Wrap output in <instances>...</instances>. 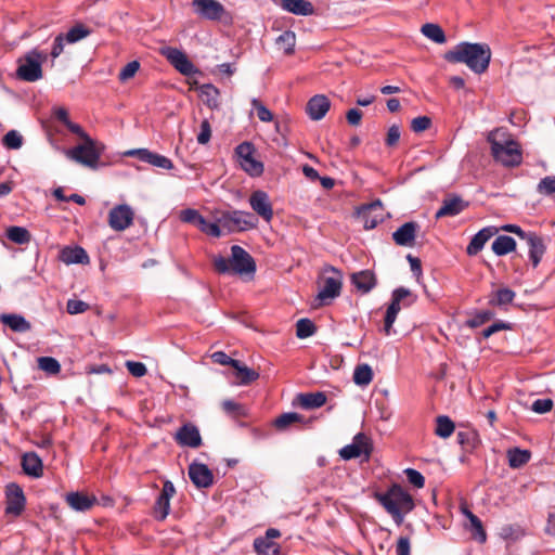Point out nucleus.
Instances as JSON below:
<instances>
[{
    "label": "nucleus",
    "instance_id": "nucleus-1",
    "mask_svg": "<svg viewBox=\"0 0 555 555\" xmlns=\"http://www.w3.org/2000/svg\"><path fill=\"white\" fill-rule=\"evenodd\" d=\"M491 55V49L487 43L461 42L444 54V60L450 63H463L480 75L487 72Z\"/></svg>",
    "mask_w": 555,
    "mask_h": 555
},
{
    "label": "nucleus",
    "instance_id": "nucleus-2",
    "mask_svg": "<svg viewBox=\"0 0 555 555\" xmlns=\"http://www.w3.org/2000/svg\"><path fill=\"white\" fill-rule=\"evenodd\" d=\"M373 498L398 526L402 525L404 516L412 512L415 506L412 495L397 483H393L386 492H374Z\"/></svg>",
    "mask_w": 555,
    "mask_h": 555
},
{
    "label": "nucleus",
    "instance_id": "nucleus-3",
    "mask_svg": "<svg viewBox=\"0 0 555 555\" xmlns=\"http://www.w3.org/2000/svg\"><path fill=\"white\" fill-rule=\"evenodd\" d=\"M493 158L505 167L520 165L522 155L516 141L502 128L492 130L488 134Z\"/></svg>",
    "mask_w": 555,
    "mask_h": 555
},
{
    "label": "nucleus",
    "instance_id": "nucleus-4",
    "mask_svg": "<svg viewBox=\"0 0 555 555\" xmlns=\"http://www.w3.org/2000/svg\"><path fill=\"white\" fill-rule=\"evenodd\" d=\"M214 267L220 274H254L256 272V262L253 257L241 246L231 247V257L229 259L218 256L214 258Z\"/></svg>",
    "mask_w": 555,
    "mask_h": 555
},
{
    "label": "nucleus",
    "instance_id": "nucleus-5",
    "mask_svg": "<svg viewBox=\"0 0 555 555\" xmlns=\"http://www.w3.org/2000/svg\"><path fill=\"white\" fill-rule=\"evenodd\" d=\"M319 286L320 291L315 297V307L327 305L340 295L343 286L341 272L332 266L325 267L319 280Z\"/></svg>",
    "mask_w": 555,
    "mask_h": 555
},
{
    "label": "nucleus",
    "instance_id": "nucleus-6",
    "mask_svg": "<svg viewBox=\"0 0 555 555\" xmlns=\"http://www.w3.org/2000/svg\"><path fill=\"white\" fill-rule=\"evenodd\" d=\"M47 60V54L40 52L38 49H33L27 52L23 57H20L17 63L16 75L20 79L28 82H34L42 78V63Z\"/></svg>",
    "mask_w": 555,
    "mask_h": 555
},
{
    "label": "nucleus",
    "instance_id": "nucleus-7",
    "mask_svg": "<svg viewBox=\"0 0 555 555\" xmlns=\"http://www.w3.org/2000/svg\"><path fill=\"white\" fill-rule=\"evenodd\" d=\"M102 152L103 145L86 135V141L66 151V156L86 167L94 169L98 167Z\"/></svg>",
    "mask_w": 555,
    "mask_h": 555
},
{
    "label": "nucleus",
    "instance_id": "nucleus-8",
    "mask_svg": "<svg viewBox=\"0 0 555 555\" xmlns=\"http://www.w3.org/2000/svg\"><path fill=\"white\" fill-rule=\"evenodd\" d=\"M255 147L250 142H243L235 149L240 166L251 177H259L263 172V164L254 157Z\"/></svg>",
    "mask_w": 555,
    "mask_h": 555
},
{
    "label": "nucleus",
    "instance_id": "nucleus-9",
    "mask_svg": "<svg viewBox=\"0 0 555 555\" xmlns=\"http://www.w3.org/2000/svg\"><path fill=\"white\" fill-rule=\"evenodd\" d=\"M218 221L230 232L245 231L257 225V219L253 214L241 210L224 212Z\"/></svg>",
    "mask_w": 555,
    "mask_h": 555
},
{
    "label": "nucleus",
    "instance_id": "nucleus-10",
    "mask_svg": "<svg viewBox=\"0 0 555 555\" xmlns=\"http://www.w3.org/2000/svg\"><path fill=\"white\" fill-rule=\"evenodd\" d=\"M159 52L182 75L191 76L197 73V69L182 50L173 47H163Z\"/></svg>",
    "mask_w": 555,
    "mask_h": 555
},
{
    "label": "nucleus",
    "instance_id": "nucleus-11",
    "mask_svg": "<svg viewBox=\"0 0 555 555\" xmlns=\"http://www.w3.org/2000/svg\"><path fill=\"white\" fill-rule=\"evenodd\" d=\"M159 52L182 75L191 76L197 73V69L182 50L173 47H163Z\"/></svg>",
    "mask_w": 555,
    "mask_h": 555
},
{
    "label": "nucleus",
    "instance_id": "nucleus-12",
    "mask_svg": "<svg viewBox=\"0 0 555 555\" xmlns=\"http://www.w3.org/2000/svg\"><path fill=\"white\" fill-rule=\"evenodd\" d=\"M194 13L207 21H220L227 13L222 3L217 0H192Z\"/></svg>",
    "mask_w": 555,
    "mask_h": 555
},
{
    "label": "nucleus",
    "instance_id": "nucleus-13",
    "mask_svg": "<svg viewBox=\"0 0 555 555\" xmlns=\"http://www.w3.org/2000/svg\"><path fill=\"white\" fill-rule=\"evenodd\" d=\"M5 514L20 516L25 509L26 499L22 488L12 482L5 488Z\"/></svg>",
    "mask_w": 555,
    "mask_h": 555
},
{
    "label": "nucleus",
    "instance_id": "nucleus-14",
    "mask_svg": "<svg viewBox=\"0 0 555 555\" xmlns=\"http://www.w3.org/2000/svg\"><path fill=\"white\" fill-rule=\"evenodd\" d=\"M371 451L372 446L370 439L364 434L359 433L353 437V440L350 444H347L340 449L339 455L344 460H351L361 455L369 457Z\"/></svg>",
    "mask_w": 555,
    "mask_h": 555
},
{
    "label": "nucleus",
    "instance_id": "nucleus-15",
    "mask_svg": "<svg viewBox=\"0 0 555 555\" xmlns=\"http://www.w3.org/2000/svg\"><path fill=\"white\" fill-rule=\"evenodd\" d=\"M134 212L130 206L117 205L109 210L108 224L115 231H124L132 224Z\"/></svg>",
    "mask_w": 555,
    "mask_h": 555
},
{
    "label": "nucleus",
    "instance_id": "nucleus-16",
    "mask_svg": "<svg viewBox=\"0 0 555 555\" xmlns=\"http://www.w3.org/2000/svg\"><path fill=\"white\" fill-rule=\"evenodd\" d=\"M281 537L280 530L269 528L264 537L256 538L254 548L258 555H279L281 551L280 544L275 541Z\"/></svg>",
    "mask_w": 555,
    "mask_h": 555
},
{
    "label": "nucleus",
    "instance_id": "nucleus-17",
    "mask_svg": "<svg viewBox=\"0 0 555 555\" xmlns=\"http://www.w3.org/2000/svg\"><path fill=\"white\" fill-rule=\"evenodd\" d=\"M176 493V488L170 480H166L163 485L160 494L158 495L153 513L157 520H165L170 511V500Z\"/></svg>",
    "mask_w": 555,
    "mask_h": 555
},
{
    "label": "nucleus",
    "instance_id": "nucleus-18",
    "mask_svg": "<svg viewBox=\"0 0 555 555\" xmlns=\"http://www.w3.org/2000/svg\"><path fill=\"white\" fill-rule=\"evenodd\" d=\"M251 209L264 221L270 222L273 218V208L269 195L261 190L254 191L249 197Z\"/></svg>",
    "mask_w": 555,
    "mask_h": 555
},
{
    "label": "nucleus",
    "instance_id": "nucleus-19",
    "mask_svg": "<svg viewBox=\"0 0 555 555\" xmlns=\"http://www.w3.org/2000/svg\"><path fill=\"white\" fill-rule=\"evenodd\" d=\"M188 474L193 485L198 489L209 488L214 483L212 472L203 463H191Z\"/></svg>",
    "mask_w": 555,
    "mask_h": 555
},
{
    "label": "nucleus",
    "instance_id": "nucleus-20",
    "mask_svg": "<svg viewBox=\"0 0 555 555\" xmlns=\"http://www.w3.org/2000/svg\"><path fill=\"white\" fill-rule=\"evenodd\" d=\"M176 440L182 447L196 449L202 446V437L199 430L192 423H186L178 429L176 434Z\"/></svg>",
    "mask_w": 555,
    "mask_h": 555
},
{
    "label": "nucleus",
    "instance_id": "nucleus-21",
    "mask_svg": "<svg viewBox=\"0 0 555 555\" xmlns=\"http://www.w3.org/2000/svg\"><path fill=\"white\" fill-rule=\"evenodd\" d=\"M330 107L331 102L327 96L323 94H317L308 101L306 105V112L312 120H320L326 115V113L330 111Z\"/></svg>",
    "mask_w": 555,
    "mask_h": 555
},
{
    "label": "nucleus",
    "instance_id": "nucleus-22",
    "mask_svg": "<svg viewBox=\"0 0 555 555\" xmlns=\"http://www.w3.org/2000/svg\"><path fill=\"white\" fill-rule=\"evenodd\" d=\"M418 229L420 225L416 222H405L392 233V238L399 246H413Z\"/></svg>",
    "mask_w": 555,
    "mask_h": 555
},
{
    "label": "nucleus",
    "instance_id": "nucleus-23",
    "mask_svg": "<svg viewBox=\"0 0 555 555\" xmlns=\"http://www.w3.org/2000/svg\"><path fill=\"white\" fill-rule=\"evenodd\" d=\"M499 229L495 227H487L481 229L478 233H476L470 240L466 251L469 256L477 255L485 246V244L496 233Z\"/></svg>",
    "mask_w": 555,
    "mask_h": 555
},
{
    "label": "nucleus",
    "instance_id": "nucleus-24",
    "mask_svg": "<svg viewBox=\"0 0 555 555\" xmlns=\"http://www.w3.org/2000/svg\"><path fill=\"white\" fill-rule=\"evenodd\" d=\"M468 206L460 196H451L443 199L441 207L436 212V218L453 217L462 212Z\"/></svg>",
    "mask_w": 555,
    "mask_h": 555
},
{
    "label": "nucleus",
    "instance_id": "nucleus-25",
    "mask_svg": "<svg viewBox=\"0 0 555 555\" xmlns=\"http://www.w3.org/2000/svg\"><path fill=\"white\" fill-rule=\"evenodd\" d=\"M65 500L66 503L77 512L89 511L96 503L94 495H88L82 492H70L66 494Z\"/></svg>",
    "mask_w": 555,
    "mask_h": 555
},
{
    "label": "nucleus",
    "instance_id": "nucleus-26",
    "mask_svg": "<svg viewBox=\"0 0 555 555\" xmlns=\"http://www.w3.org/2000/svg\"><path fill=\"white\" fill-rule=\"evenodd\" d=\"M525 241L527 242L529 247L530 260L532 261V264L535 268L540 263L545 253V245L543 243L542 237L535 234L534 232H528V235H526Z\"/></svg>",
    "mask_w": 555,
    "mask_h": 555
},
{
    "label": "nucleus",
    "instance_id": "nucleus-27",
    "mask_svg": "<svg viewBox=\"0 0 555 555\" xmlns=\"http://www.w3.org/2000/svg\"><path fill=\"white\" fill-rule=\"evenodd\" d=\"M283 10L295 15L308 16L314 13L312 3L308 0H281Z\"/></svg>",
    "mask_w": 555,
    "mask_h": 555
},
{
    "label": "nucleus",
    "instance_id": "nucleus-28",
    "mask_svg": "<svg viewBox=\"0 0 555 555\" xmlns=\"http://www.w3.org/2000/svg\"><path fill=\"white\" fill-rule=\"evenodd\" d=\"M60 259L66 264H85L89 262V256L87 251L80 246L63 248L61 250Z\"/></svg>",
    "mask_w": 555,
    "mask_h": 555
},
{
    "label": "nucleus",
    "instance_id": "nucleus-29",
    "mask_svg": "<svg viewBox=\"0 0 555 555\" xmlns=\"http://www.w3.org/2000/svg\"><path fill=\"white\" fill-rule=\"evenodd\" d=\"M351 281L358 291L369 293L376 285V278L370 270H363L351 275Z\"/></svg>",
    "mask_w": 555,
    "mask_h": 555
},
{
    "label": "nucleus",
    "instance_id": "nucleus-30",
    "mask_svg": "<svg viewBox=\"0 0 555 555\" xmlns=\"http://www.w3.org/2000/svg\"><path fill=\"white\" fill-rule=\"evenodd\" d=\"M23 470L26 475L33 477H40L43 473L42 470V462L40 457L34 453H25L22 459Z\"/></svg>",
    "mask_w": 555,
    "mask_h": 555
},
{
    "label": "nucleus",
    "instance_id": "nucleus-31",
    "mask_svg": "<svg viewBox=\"0 0 555 555\" xmlns=\"http://www.w3.org/2000/svg\"><path fill=\"white\" fill-rule=\"evenodd\" d=\"M297 401L299 405L306 410L318 409L326 403V396L321 391L299 393Z\"/></svg>",
    "mask_w": 555,
    "mask_h": 555
},
{
    "label": "nucleus",
    "instance_id": "nucleus-32",
    "mask_svg": "<svg viewBox=\"0 0 555 555\" xmlns=\"http://www.w3.org/2000/svg\"><path fill=\"white\" fill-rule=\"evenodd\" d=\"M0 321L14 332L24 333L30 330V323L21 314H1Z\"/></svg>",
    "mask_w": 555,
    "mask_h": 555
},
{
    "label": "nucleus",
    "instance_id": "nucleus-33",
    "mask_svg": "<svg viewBox=\"0 0 555 555\" xmlns=\"http://www.w3.org/2000/svg\"><path fill=\"white\" fill-rule=\"evenodd\" d=\"M506 455L511 468H520L531 459V452L529 450H522L519 448L508 449Z\"/></svg>",
    "mask_w": 555,
    "mask_h": 555
},
{
    "label": "nucleus",
    "instance_id": "nucleus-34",
    "mask_svg": "<svg viewBox=\"0 0 555 555\" xmlns=\"http://www.w3.org/2000/svg\"><path fill=\"white\" fill-rule=\"evenodd\" d=\"M492 251L496 256H505L516 248V242L512 236L499 235L492 243Z\"/></svg>",
    "mask_w": 555,
    "mask_h": 555
},
{
    "label": "nucleus",
    "instance_id": "nucleus-35",
    "mask_svg": "<svg viewBox=\"0 0 555 555\" xmlns=\"http://www.w3.org/2000/svg\"><path fill=\"white\" fill-rule=\"evenodd\" d=\"M421 33L435 43L442 44L447 41L446 34L438 24L426 23L422 26Z\"/></svg>",
    "mask_w": 555,
    "mask_h": 555
},
{
    "label": "nucleus",
    "instance_id": "nucleus-36",
    "mask_svg": "<svg viewBox=\"0 0 555 555\" xmlns=\"http://www.w3.org/2000/svg\"><path fill=\"white\" fill-rule=\"evenodd\" d=\"M515 296L516 294L514 291L507 287H502L492 293V295L489 298V305L494 307H504L511 304L514 300Z\"/></svg>",
    "mask_w": 555,
    "mask_h": 555
},
{
    "label": "nucleus",
    "instance_id": "nucleus-37",
    "mask_svg": "<svg viewBox=\"0 0 555 555\" xmlns=\"http://www.w3.org/2000/svg\"><path fill=\"white\" fill-rule=\"evenodd\" d=\"M7 237L18 245L28 244L31 240L30 232L23 227L12 225L5 231Z\"/></svg>",
    "mask_w": 555,
    "mask_h": 555
},
{
    "label": "nucleus",
    "instance_id": "nucleus-38",
    "mask_svg": "<svg viewBox=\"0 0 555 555\" xmlns=\"http://www.w3.org/2000/svg\"><path fill=\"white\" fill-rule=\"evenodd\" d=\"M455 429L453 421L446 415H440L436 418L435 434L440 438H449Z\"/></svg>",
    "mask_w": 555,
    "mask_h": 555
},
{
    "label": "nucleus",
    "instance_id": "nucleus-39",
    "mask_svg": "<svg viewBox=\"0 0 555 555\" xmlns=\"http://www.w3.org/2000/svg\"><path fill=\"white\" fill-rule=\"evenodd\" d=\"M296 35L292 30H286L276 38V46L287 55L294 53Z\"/></svg>",
    "mask_w": 555,
    "mask_h": 555
},
{
    "label": "nucleus",
    "instance_id": "nucleus-40",
    "mask_svg": "<svg viewBox=\"0 0 555 555\" xmlns=\"http://www.w3.org/2000/svg\"><path fill=\"white\" fill-rule=\"evenodd\" d=\"M236 371V377L238 378L240 385H248L259 378V373L242 362L238 361L237 367H234Z\"/></svg>",
    "mask_w": 555,
    "mask_h": 555
},
{
    "label": "nucleus",
    "instance_id": "nucleus-41",
    "mask_svg": "<svg viewBox=\"0 0 555 555\" xmlns=\"http://www.w3.org/2000/svg\"><path fill=\"white\" fill-rule=\"evenodd\" d=\"M296 423H304V416L295 412H288L283 413L278 418H275L274 426L279 430H285L291 425Z\"/></svg>",
    "mask_w": 555,
    "mask_h": 555
},
{
    "label": "nucleus",
    "instance_id": "nucleus-42",
    "mask_svg": "<svg viewBox=\"0 0 555 555\" xmlns=\"http://www.w3.org/2000/svg\"><path fill=\"white\" fill-rule=\"evenodd\" d=\"M373 379V371L367 364L356 366L353 372V382L359 386H366Z\"/></svg>",
    "mask_w": 555,
    "mask_h": 555
},
{
    "label": "nucleus",
    "instance_id": "nucleus-43",
    "mask_svg": "<svg viewBox=\"0 0 555 555\" xmlns=\"http://www.w3.org/2000/svg\"><path fill=\"white\" fill-rule=\"evenodd\" d=\"M466 528L472 532V537L480 543L487 541V533L483 529L481 520L477 516H473Z\"/></svg>",
    "mask_w": 555,
    "mask_h": 555
},
{
    "label": "nucleus",
    "instance_id": "nucleus-44",
    "mask_svg": "<svg viewBox=\"0 0 555 555\" xmlns=\"http://www.w3.org/2000/svg\"><path fill=\"white\" fill-rule=\"evenodd\" d=\"M317 331L314 323L309 319H300L296 323V335L298 338L312 336Z\"/></svg>",
    "mask_w": 555,
    "mask_h": 555
},
{
    "label": "nucleus",
    "instance_id": "nucleus-45",
    "mask_svg": "<svg viewBox=\"0 0 555 555\" xmlns=\"http://www.w3.org/2000/svg\"><path fill=\"white\" fill-rule=\"evenodd\" d=\"M201 93L206 96L205 102L210 108H217L219 106V91L216 87L212 85H204L201 88Z\"/></svg>",
    "mask_w": 555,
    "mask_h": 555
},
{
    "label": "nucleus",
    "instance_id": "nucleus-46",
    "mask_svg": "<svg viewBox=\"0 0 555 555\" xmlns=\"http://www.w3.org/2000/svg\"><path fill=\"white\" fill-rule=\"evenodd\" d=\"M411 296V292L408 288L399 287L392 292L391 301L387 308L395 309V312L399 313L401 310V301Z\"/></svg>",
    "mask_w": 555,
    "mask_h": 555
},
{
    "label": "nucleus",
    "instance_id": "nucleus-47",
    "mask_svg": "<svg viewBox=\"0 0 555 555\" xmlns=\"http://www.w3.org/2000/svg\"><path fill=\"white\" fill-rule=\"evenodd\" d=\"M2 143L7 149L18 150L23 145V137L18 131L10 130L4 134Z\"/></svg>",
    "mask_w": 555,
    "mask_h": 555
},
{
    "label": "nucleus",
    "instance_id": "nucleus-48",
    "mask_svg": "<svg viewBox=\"0 0 555 555\" xmlns=\"http://www.w3.org/2000/svg\"><path fill=\"white\" fill-rule=\"evenodd\" d=\"M537 192L544 196L555 195V176H547L541 179L537 185Z\"/></svg>",
    "mask_w": 555,
    "mask_h": 555
},
{
    "label": "nucleus",
    "instance_id": "nucleus-49",
    "mask_svg": "<svg viewBox=\"0 0 555 555\" xmlns=\"http://www.w3.org/2000/svg\"><path fill=\"white\" fill-rule=\"evenodd\" d=\"M38 366L40 370L49 374H57L61 371L59 361L52 357H41L38 359Z\"/></svg>",
    "mask_w": 555,
    "mask_h": 555
},
{
    "label": "nucleus",
    "instance_id": "nucleus-50",
    "mask_svg": "<svg viewBox=\"0 0 555 555\" xmlns=\"http://www.w3.org/2000/svg\"><path fill=\"white\" fill-rule=\"evenodd\" d=\"M90 34V30L83 27L82 25H77L70 28L66 35H64L65 40L68 43H75L83 38H86Z\"/></svg>",
    "mask_w": 555,
    "mask_h": 555
},
{
    "label": "nucleus",
    "instance_id": "nucleus-51",
    "mask_svg": "<svg viewBox=\"0 0 555 555\" xmlns=\"http://www.w3.org/2000/svg\"><path fill=\"white\" fill-rule=\"evenodd\" d=\"M202 232L212 236L219 237L221 235L220 227L216 222H208L203 216L196 225Z\"/></svg>",
    "mask_w": 555,
    "mask_h": 555
},
{
    "label": "nucleus",
    "instance_id": "nucleus-52",
    "mask_svg": "<svg viewBox=\"0 0 555 555\" xmlns=\"http://www.w3.org/2000/svg\"><path fill=\"white\" fill-rule=\"evenodd\" d=\"M493 312L491 311H480L475 313L470 319L467 320V325L472 328H476L488 322L493 318Z\"/></svg>",
    "mask_w": 555,
    "mask_h": 555
},
{
    "label": "nucleus",
    "instance_id": "nucleus-53",
    "mask_svg": "<svg viewBox=\"0 0 555 555\" xmlns=\"http://www.w3.org/2000/svg\"><path fill=\"white\" fill-rule=\"evenodd\" d=\"M251 105L257 112L258 118L263 122H270L273 120V114L258 99L251 100Z\"/></svg>",
    "mask_w": 555,
    "mask_h": 555
},
{
    "label": "nucleus",
    "instance_id": "nucleus-54",
    "mask_svg": "<svg viewBox=\"0 0 555 555\" xmlns=\"http://www.w3.org/2000/svg\"><path fill=\"white\" fill-rule=\"evenodd\" d=\"M477 434L474 431L465 430L456 434L457 442L464 448H474Z\"/></svg>",
    "mask_w": 555,
    "mask_h": 555
},
{
    "label": "nucleus",
    "instance_id": "nucleus-55",
    "mask_svg": "<svg viewBox=\"0 0 555 555\" xmlns=\"http://www.w3.org/2000/svg\"><path fill=\"white\" fill-rule=\"evenodd\" d=\"M140 68V63L138 61L129 62L119 73L118 79L120 81H127L132 78Z\"/></svg>",
    "mask_w": 555,
    "mask_h": 555
},
{
    "label": "nucleus",
    "instance_id": "nucleus-56",
    "mask_svg": "<svg viewBox=\"0 0 555 555\" xmlns=\"http://www.w3.org/2000/svg\"><path fill=\"white\" fill-rule=\"evenodd\" d=\"M431 126V119L427 116H418L411 121V129L415 133H421Z\"/></svg>",
    "mask_w": 555,
    "mask_h": 555
},
{
    "label": "nucleus",
    "instance_id": "nucleus-57",
    "mask_svg": "<svg viewBox=\"0 0 555 555\" xmlns=\"http://www.w3.org/2000/svg\"><path fill=\"white\" fill-rule=\"evenodd\" d=\"M211 360L220 365H230L233 369L237 367L238 360H234L223 351H216L211 354Z\"/></svg>",
    "mask_w": 555,
    "mask_h": 555
},
{
    "label": "nucleus",
    "instance_id": "nucleus-58",
    "mask_svg": "<svg viewBox=\"0 0 555 555\" xmlns=\"http://www.w3.org/2000/svg\"><path fill=\"white\" fill-rule=\"evenodd\" d=\"M404 473L409 482L413 485L415 488L421 489L424 487L425 478L418 470L413 468H406Z\"/></svg>",
    "mask_w": 555,
    "mask_h": 555
},
{
    "label": "nucleus",
    "instance_id": "nucleus-59",
    "mask_svg": "<svg viewBox=\"0 0 555 555\" xmlns=\"http://www.w3.org/2000/svg\"><path fill=\"white\" fill-rule=\"evenodd\" d=\"M211 138V126L208 119H204L199 125L197 142L202 145L207 144Z\"/></svg>",
    "mask_w": 555,
    "mask_h": 555
},
{
    "label": "nucleus",
    "instance_id": "nucleus-60",
    "mask_svg": "<svg viewBox=\"0 0 555 555\" xmlns=\"http://www.w3.org/2000/svg\"><path fill=\"white\" fill-rule=\"evenodd\" d=\"M89 309V305L82 300L69 299L66 304V310L69 314L83 313Z\"/></svg>",
    "mask_w": 555,
    "mask_h": 555
},
{
    "label": "nucleus",
    "instance_id": "nucleus-61",
    "mask_svg": "<svg viewBox=\"0 0 555 555\" xmlns=\"http://www.w3.org/2000/svg\"><path fill=\"white\" fill-rule=\"evenodd\" d=\"M155 154L156 153L151 152L147 149L131 150L126 153L127 156H137L140 160L147 163L150 165L153 164Z\"/></svg>",
    "mask_w": 555,
    "mask_h": 555
},
{
    "label": "nucleus",
    "instance_id": "nucleus-62",
    "mask_svg": "<svg viewBox=\"0 0 555 555\" xmlns=\"http://www.w3.org/2000/svg\"><path fill=\"white\" fill-rule=\"evenodd\" d=\"M201 218L202 215L196 209L186 208L181 210L180 212V219L185 223H192L194 225H197Z\"/></svg>",
    "mask_w": 555,
    "mask_h": 555
},
{
    "label": "nucleus",
    "instance_id": "nucleus-63",
    "mask_svg": "<svg viewBox=\"0 0 555 555\" xmlns=\"http://www.w3.org/2000/svg\"><path fill=\"white\" fill-rule=\"evenodd\" d=\"M552 408H553L552 399H538L531 405V410L538 414L547 413L552 410Z\"/></svg>",
    "mask_w": 555,
    "mask_h": 555
},
{
    "label": "nucleus",
    "instance_id": "nucleus-64",
    "mask_svg": "<svg viewBox=\"0 0 555 555\" xmlns=\"http://www.w3.org/2000/svg\"><path fill=\"white\" fill-rule=\"evenodd\" d=\"M126 367L129 373L134 377H142L146 374L147 370L144 363L135 361H127Z\"/></svg>",
    "mask_w": 555,
    "mask_h": 555
}]
</instances>
